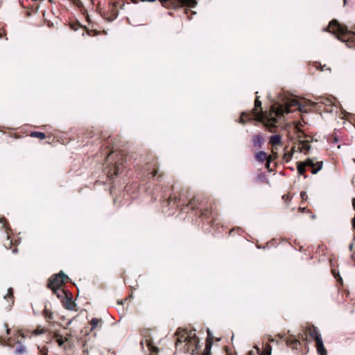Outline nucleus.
<instances>
[{"label": "nucleus", "mask_w": 355, "mask_h": 355, "mask_svg": "<svg viewBox=\"0 0 355 355\" xmlns=\"http://www.w3.org/2000/svg\"><path fill=\"white\" fill-rule=\"evenodd\" d=\"M153 198L155 200L159 198L163 208L168 206L172 209L180 208L181 211H188V209H191L197 210L200 216L207 220V223L213 222L214 219L211 205L199 196H195L188 201L187 196L183 192L176 195L171 192V189H164L162 187H157L153 193Z\"/></svg>", "instance_id": "nucleus-1"}, {"label": "nucleus", "mask_w": 355, "mask_h": 355, "mask_svg": "<svg viewBox=\"0 0 355 355\" xmlns=\"http://www.w3.org/2000/svg\"><path fill=\"white\" fill-rule=\"evenodd\" d=\"M327 31L336 35L337 38L349 48H355V26L353 30H348L347 27L341 25L337 20L333 19L329 22V26L324 28Z\"/></svg>", "instance_id": "nucleus-2"}, {"label": "nucleus", "mask_w": 355, "mask_h": 355, "mask_svg": "<svg viewBox=\"0 0 355 355\" xmlns=\"http://www.w3.org/2000/svg\"><path fill=\"white\" fill-rule=\"evenodd\" d=\"M112 153L113 152L107 156L106 166L104 168V173L110 180L121 174L127 168L126 157L121 154H118L116 155V158L114 159Z\"/></svg>", "instance_id": "nucleus-3"}, {"label": "nucleus", "mask_w": 355, "mask_h": 355, "mask_svg": "<svg viewBox=\"0 0 355 355\" xmlns=\"http://www.w3.org/2000/svg\"><path fill=\"white\" fill-rule=\"evenodd\" d=\"M279 101L281 102H275L272 106V112L277 117H281L284 114L291 112V107L293 106L302 111V105L297 101L282 98L279 99Z\"/></svg>", "instance_id": "nucleus-4"}, {"label": "nucleus", "mask_w": 355, "mask_h": 355, "mask_svg": "<svg viewBox=\"0 0 355 355\" xmlns=\"http://www.w3.org/2000/svg\"><path fill=\"white\" fill-rule=\"evenodd\" d=\"M302 135H299L298 144L292 148L291 152L284 153L283 159L286 162H288L293 157V152L297 149L300 153L306 154L311 149L310 142L313 140L311 137L305 135L303 132L300 133Z\"/></svg>", "instance_id": "nucleus-5"}, {"label": "nucleus", "mask_w": 355, "mask_h": 355, "mask_svg": "<svg viewBox=\"0 0 355 355\" xmlns=\"http://www.w3.org/2000/svg\"><path fill=\"white\" fill-rule=\"evenodd\" d=\"M263 116V112L261 108V102L257 97L254 102V108L251 114H246L243 112L238 122L241 123H245L248 120H251L252 118H255L257 120L261 119Z\"/></svg>", "instance_id": "nucleus-6"}, {"label": "nucleus", "mask_w": 355, "mask_h": 355, "mask_svg": "<svg viewBox=\"0 0 355 355\" xmlns=\"http://www.w3.org/2000/svg\"><path fill=\"white\" fill-rule=\"evenodd\" d=\"M306 333L309 334V336L315 341L318 353L320 355H327V350L324 347L323 341L318 328L313 325L309 327L306 329Z\"/></svg>", "instance_id": "nucleus-7"}, {"label": "nucleus", "mask_w": 355, "mask_h": 355, "mask_svg": "<svg viewBox=\"0 0 355 355\" xmlns=\"http://www.w3.org/2000/svg\"><path fill=\"white\" fill-rule=\"evenodd\" d=\"M69 279L68 276L60 271L56 275H53L49 280L48 287L54 288L62 286L64 283Z\"/></svg>", "instance_id": "nucleus-8"}, {"label": "nucleus", "mask_w": 355, "mask_h": 355, "mask_svg": "<svg viewBox=\"0 0 355 355\" xmlns=\"http://www.w3.org/2000/svg\"><path fill=\"white\" fill-rule=\"evenodd\" d=\"M315 105H320L318 107L320 109H323L326 112H333V105L331 99L324 96H318L315 98Z\"/></svg>", "instance_id": "nucleus-9"}, {"label": "nucleus", "mask_w": 355, "mask_h": 355, "mask_svg": "<svg viewBox=\"0 0 355 355\" xmlns=\"http://www.w3.org/2000/svg\"><path fill=\"white\" fill-rule=\"evenodd\" d=\"M158 170L155 168V166L147 164L139 169V175L141 178L150 179L156 176Z\"/></svg>", "instance_id": "nucleus-10"}, {"label": "nucleus", "mask_w": 355, "mask_h": 355, "mask_svg": "<svg viewBox=\"0 0 355 355\" xmlns=\"http://www.w3.org/2000/svg\"><path fill=\"white\" fill-rule=\"evenodd\" d=\"M0 224L1 225V227L3 229L6 230V234H7V243H4L5 247L8 249L10 248V246L12 245V241L10 240V236L9 235V232L11 231V229L9 227L8 223L6 221V218L2 217L0 218Z\"/></svg>", "instance_id": "nucleus-11"}, {"label": "nucleus", "mask_w": 355, "mask_h": 355, "mask_svg": "<svg viewBox=\"0 0 355 355\" xmlns=\"http://www.w3.org/2000/svg\"><path fill=\"white\" fill-rule=\"evenodd\" d=\"M305 166L311 167L312 168V173H317L322 167V162H319L315 163L314 161L311 159H307L304 162H303Z\"/></svg>", "instance_id": "nucleus-12"}, {"label": "nucleus", "mask_w": 355, "mask_h": 355, "mask_svg": "<svg viewBox=\"0 0 355 355\" xmlns=\"http://www.w3.org/2000/svg\"><path fill=\"white\" fill-rule=\"evenodd\" d=\"M286 345L290 346L292 349H298V347H301L302 343L300 341L295 338L293 336L286 340Z\"/></svg>", "instance_id": "nucleus-13"}, {"label": "nucleus", "mask_w": 355, "mask_h": 355, "mask_svg": "<svg viewBox=\"0 0 355 355\" xmlns=\"http://www.w3.org/2000/svg\"><path fill=\"white\" fill-rule=\"evenodd\" d=\"M197 339L196 336L194 334L192 337L191 332L189 335L183 334L180 337H178V340L175 343V345L178 346L179 343H182L183 342H186L187 343L191 342V339Z\"/></svg>", "instance_id": "nucleus-14"}, {"label": "nucleus", "mask_w": 355, "mask_h": 355, "mask_svg": "<svg viewBox=\"0 0 355 355\" xmlns=\"http://www.w3.org/2000/svg\"><path fill=\"white\" fill-rule=\"evenodd\" d=\"M103 323L102 319L94 318L91 320L89 322V324L91 325V330H94L97 328H101Z\"/></svg>", "instance_id": "nucleus-15"}, {"label": "nucleus", "mask_w": 355, "mask_h": 355, "mask_svg": "<svg viewBox=\"0 0 355 355\" xmlns=\"http://www.w3.org/2000/svg\"><path fill=\"white\" fill-rule=\"evenodd\" d=\"M252 142L254 147L261 148L264 142V139L261 135H257L253 137Z\"/></svg>", "instance_id": "nucleus-16"}, {"label": "nucleus", "mask_w": 355, "mask_h": 355, "mask_svg": "<svg viewBox=\"0 0 355 355\" xmlns=\"http://www.w3.org/2000/svg\"><path fill=\"white\" fill-rule=\"evenodd\" d=\"M269 156H268L267 153L264 151H259L256 153L255 158L259 162H263L268 159Z\"/></svg>", "instance_id": "nucleus-17"}, {"label": "nucleus", "mask_w": 355, "mask_h": 355, "mask_svg": "<svg viewBox=\"0 0 355 355\" xmlns=\"http://www.w3.org/2000/svg\"><path fill=\"white\" fill-rule=\"evenodd\" d=\"M270 144L272 146L279 145L282 142V137L279 135H274L270 137Z\"/></svg>", "instance_id": "nucleus-18"}, {"label": "nucleus", "mask_w": 355, "mask_h": 355, "mask_svg": "<svg viewBox=\"0 0 355 355\" xmlns=\"http://www.w3.org/2000/svg\"><path fill=\"white\" fill-rule=\"evenodd\" d=\"M54 294L57 295L58 298L62 297L64 294V291L62 289V286L50 288Z\"/></svg>", "instance_id": "nucleus-19"}, {"label": "nucleus", "mask_w": 355, "mask_h": 355, "mask_svg": "<svg viewBox=\"0 0 355 355\" xmlns=\"http://www.w3.org/2000/svg\"><path fill=\"white\" fill-rule=\"evenodd\" d=\"M17 344L18 345L17 346L15 352L16 354L21 355L26 352V347L20 342H17Z\"/></svg>", "instance_id": "nucleus-20"}, {"label": "nucleus", "mask_w": 355, "mask_h": 355, "mask_svg": "<svg viewBox=\"0 0 355 355\" xmlns=\"http://www.w3.org/2000/svg\"><path fill=\"white\" fill-rule=\"evenodd\" d=\"M30 135L32 137H37L41 140L46 137L45 134L42 132H32Z\"/></svg>", "instance_id": "nucleus-21"}, {"label": "nucleus", "mask_w": 355, "mask_h": 355, "mask_svg": "<svg viewBox=\"0 0 355 355\" xmlns=\"http://www.w3.org/2000/svg\"><path fill=\"white\" fill-rule=\"evenodd\" d=\"M4 299L7 300H11V304H13V290L12 288H8V294L6 296H4Z\"/></svg>", "instance_id": "nucleus-22"}, {"label": "nucleus", "mask_w": 355, "mask_h": 355, "mask_svg": "<svg viewBox=\"0 0 355 355\" xmlns=\"http://www.w3.org/2000/svg\"><path fill=\"white\" fill-rule=\"evenodd\" d=\"M56 343L58 346L62 347L64 343L68 340L67 338H63L62 336H59L58 335H55Z\"/></svg>", "instance_id": "nucleus-23"}, {"label": "nucleus", "mask_w": 355, "mask_h": 355, "mask_svg": "<svg viewBox=\"0 0 355 355\" xmlns=\"http://www.w3.org/2000/svg\"><path fill=\"white\" fill-rule=\"evenodd\" d=\"M305 165L304 164L303 162H300L298 163L297 164V172L300 175H304V173H305Z\"/></svg>", "instance_id": "nucleus-24"}, {"label": "nucleus", "mask_w": 355, "mask_h": 355, "mask_svg": "<svg viewBox=\"0 0 355 355\" xmlns=\"http://www.w3.org/2000/svg\"><path fill=\"white\" fill-rule=\"evenodd\" d=\"M43 313L47 320L50 321V320H53V313L50 310H49L46 308L44 310Z\"/></svg>", "instance_id": "nucleus-25"}, {"label": "nucleus", "mask_w": 355, "mask_h": 355, "mask_svg": "<svg viewBox=\"0 0 355 355\" xmlns=\"http://www.w3.org/2000/svg\"><path fill=\"white\" fill-rule=\"evenodd\" d=\"M38 349L40 355H48V349L46 347H38Z\"/></svg>", "instance_id": "nucleus-26"}, {"label": "nucleus", "mask_w": 355, "mask_h": 355, "mask_svg": "<svg viewBox=\"0 0 355 355\" xmlns=\"http://www.w3.org/2000/svg\"><path fill=\"white\" fill-rule=\"evenodd\" d=\"M45 332H46L45 329L38 327L34 331V334L35 335H40V334H44Z\"/></svg>", "instance_id": "nucleus-27"}, {"label": "nucleus", "mask_w": 355, "mask_h": 355, "mask_svg": "<svg viewBox=\"0 0 355 355\" xmlns=\"http://www.w3.org/2000/svg\"><path fill=\"white\" fill-rule=\"evenodd\" d=\"M272 159H273L272 157L271 156H269L268 159L266 160V167L268 170H270V163L272 161Z\"/></svg>", "instance_id": "nucleus-28"}, {"label": "nucleus", "mask_w": 355, "mask_h": 355, "mask_svg": "<svg viewBox=\"0 0 355 355\" xmlns=\"http://www.w3.org/2000/svg\"><path fill=\"white\" fill-rule=\"evenodd\" d=\"M301 198L302 200H306L308 198V196L305 191H302L300 193Z\"/></svg>", "instance_id": "nucleus-29"}, {"label": "nucleus", "mask_w": 355, "mask_h": 355, "mask_svg": "<svg viewBox=\"0 0 355 355\" xmlns=\"http://www.w3.org/2000/svg\"><path fill=\"white\" fill-rule=\"evenodd\" d=\"M271 354V347L268 345L266 347V352L265 354H263L261 355H270Z\"/></svg>", "instance_id": "nucleus-30"}, {"label": "nucleus", "mask_w": 355, "mask_h": 355, "mask_svg": "<svg viewBox=\"0 0 355 355\" xmlns=\"http://www.w3.org/2000/svg\"><path fill=\"white\" fill-rule=\"evenodd\" d=\"M315 67L317 69H318L319 67H320V69L321 70H323V68L322 67L321 64L320 63H315Z\"/></svg>", "instance_id": "nucleus-31"}, {"label": "nucleus", "mask_w": 355, "mask_h": 355, "mask_svg": "<svg viewBox=\"0 0 355 355\" xmlns=\"http://www.w3.org/2000/svg\"><path fill=\"white\" fill-rule=\"evenodd\" d=\"M5 327H6V333L7 334H9L10 332V329L8 327L7 324H5Z\"/></svg>", "instance_id": "nucleus-32"}, {"label": "nucleus", "mask_w": 355, "mask_h": 355, "mask_svg": "<svg viewBox=\"0 0 355 355\" xmlns=\"http://www.w3.org/2000/svg\"><path fill=\"white\" fill-rule=\"evenodd\" d=\"M282 198L285 200H287L288 198H289V196H286V195H284L282 196Z\"/></svg>", "instance_id": "nucleus-33"}, {"label": "nucleus", "mask_w": 355, "mask_h": 355, "mask_svg": "<svg viewBox=\"0 0 355 355\" xmlns=\"http://www.w3.org/2000/svg\"><path fill=\"white\" fill-rule=\"evenodd\" d=\"M6 35L5 33H0V39L3 38Z\"/></svg>", "instance_id": "nucleus-34"}, {"label": "nucleus", "mask_w": 355, "mask_h": 355, "mask_svg": "<svg viewBox=\"0 0 355 355\" xmlns=\"http://www.w3.org/2000/svg\"><path fill=\"white\" fill-rule=\"evenodd\" d=\"M353 247H354V244L353 243H351L349 246V250L350 251H352V249H353Z\"/></svg>", "instance_id": "nucleus-35"}, {"label": "nucleus", "mask_w": 355, "mask_h": 355, "mask_svg": "<svg viewBox=\"0 0 355 355\" xmlns=\"http://www.w3.org/2000/svg\"><path fill=\"white\" fill-rule=\"evenodd\" d=\"M12 252H13L14 253H16V252H17V248H15V249L12 250Z\"/></svg>", "instance_id": "nucleus-36"}, {"label": "nucleus", "mask_w": 355, "mask_h": 355, "mask_svg": "<svg viewBox=\"0 0 355 355\" xmlns=\"http://www.w3.org/2000/svg\"><path fill=\"white\" fill-rule=\"evenodd\" d=\"M343 3H344V5H346V3H347V0H343Z\"/></svg>", "instance_id": "nucleus-37"}, {"label": "nucleus", "mask_w": 355, "mask_h": 355, "mask_svg": "<svg viewBox=\"0 0 355 355\" xmlns=\"http://www.w3.org/2000/svg\"><path fill=\"white\" fill-rule=\"evenodd\" d=\"M67 309H72V308H71L69 305V306H67Z\"/></svg>", "instance_id": "nucleus-38"}, {"label": "nucleus", "mask_w": 355, "mask_h": 355, "mask_svg": "<svg viewBox=\"0 0 355 355\" xmlns=\"http://www.w3.org/2000/svg\"><path fill=\"white\" fill-rule=\"evenodd\" d=\"M300 209H301L302 211H304V210L305 209V208H303V209L300 208Z\"/></svg>", "instance_id": "nucleus-39"}]
</instances>
